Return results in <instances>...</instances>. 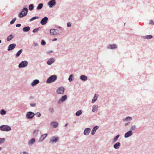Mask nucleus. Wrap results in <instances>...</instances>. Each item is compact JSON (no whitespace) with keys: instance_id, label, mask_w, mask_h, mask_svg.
<instances>
[{"instance_id":"obj_1","label":"nucleus","mask_w":154,"mask_h":154,"mask_svg":"<svg viewBox=\"0 0 154 154\" xmlns=\"http://www.w3.org/2000/svg\"><path fill=\"white\" fill-rule=\"evenodd\" d=\"M57 79V76L56 75H51L48 79L46 81V82L48 84H50L55 82Z\"/></svg>"},{"instance_id":"obj_2","label":"nucleus","mask_w":154,"mask_h":154,"mask_svg":"<svg viewBox=\"0 0 154 154\" xmlns=\"http://www.w3.org/2000/svg\"><path fill=\"white\" fill-rule=\"evenodd\" d=\"M28 12V10L27 8H24L22 10V11L20 12L18 15L20 18H22L26 15Z\"/></svg>"},{"instance_id":"obj_3","label":"nucleus","mask_w":154,"mask_h":154,"mask_svg":"<svg viewBox=\"0 0 154 154\" xmlns=\"http://www.w3.org/2000/svg\"><path fill=\"white\" fill-rule=\"evenodd\" d=\"M0 130L2 131H8L11 130V128L8 125H3L0 126Z\"/></svg>"},{"instance_id":"obj_4","label":"nucleus","mask_w":154,"mask_h":154,"mask_svg":"<svg viewBox=\"0 0 154 154\" xmlns=\"http://www.w3.org/2000/svg\"><path fill=\"white\" fill-rule=\"evenodd\" d=\"M28 64V62L26 60H24L21 62L18 65L19 68H23L26 66Z\"/></svg>"},{"instance_id":"obj_5","label":"nucleus","mask_w":154,"mask_h":154,"mask_svg":"<svg viewBox=\"0 0 154 154\" xmlns=\"http://www.w3.org/2000/svg\"><path fill=\"white\" fill-rule=\"evenodd\" d=\"M65 91V88L63 87H59L56 90V93L58 94H63Z\"/></svg>"},{"instance_id":"obj_6","label":"nucleus","mask_w":154,"mask_h":154,"mask_svg":"<svg viewBox=\"0 0 154 154\" xmlns=\"http://www.w3.org/2000/svg\"><path fill=\"white\" fill-rule=\"evenodd\" d=\"M59 31L57 29H51L50 30V33L52 35H57L59 34Z\"/></svg>"},{"instance_id":"obj_7","label":"nucleus","mask_w":154,"mask_h":154,"mask_svg":"<svg viewBox=\"0 0 154 154\" xmlns=\"http://www.w3.org/2000/svg\"><path fill=\"white\" fill-rule=\"evenodd\" d=\"M106 48L110 50L116 49L118 48V45L116 44H110L106 47Z\"/></svg>"},{"instance_id":"obj_8","label":"nucleus","mask_w":154,"mask_h":154,"mask_svg":"<svg viewBox=\"0 0 154 154\" xmlns=\"http://www.w3.org/2000/svg\"><path fill=\"white\" fill-rule=\"evenodd\" d=\"M34 115L35 113L34 112L29 111L27 112L26 116L28 119H32L34 117Z\"/></svg>"},{"instance_id":"obj_9","label":"nucleus","mask_w":154,"mask_h":154,"mask_svg":"<svg viewBox=\"0 0 154 154\" xmlns=\"http://www.w3.org/2000/svg\"><path fill=\"white\" fill-rule=\"evenodd\" d=\"M59 140V137H53L50 139V141L52 143H55L57 142Z\"/></svg>"},{"instance_id":"obj_10","label":"nucleus","mask_w":154,"mask_h":154,"mask_svg":"<svg viewBox=\"0 0 154 154\" xmlns=\"http://www.w3.org/2000/svg\"><path fill=\"white\" fill-rule=\"evenodd\" d=\"M132 119L131 117L128 116L126 118H124L123 120V122H129L130 123L131 121L132 120Z\"/></svg>"},{"instance_id":"obj_11","label":"nucleus","mask_w":154,"mask_h":154,"mask_svg":"<svg viewBox=\"0 0 154 154\" xmlns=\"http://www.w3.org/2000/svg\"><path fill=\"white\" fill-rule=\"evenodd\" d=\"M55 0H51L48 3V5L50 8H53V7L56 4Z\"/></svg>"},{"instance_id":"obj_12","label":"nucleus","mask_w":154,"mask_h":154,"mask_svg":"<svg viewBox=\"0 0 154 154\" xmlns=\"http://www.w3.org/2000/svg\"><path fill=\"white\" fill-rule=\"evenodd\" d=\"M67 99V96L66 95L62 96L59 99L58 103L63 102L66 100Z\"/></svg>"},{"instance_id":"obj_13","label":"nucleus","mask_w":154,"mask_h":154,"mask_svg":"<svg viewBox=\"0 0 154 154\" xmlns=\"http://www.w3.org/2000/svg\"><path fill=\"white\" fill-rule=\"evenodd\" d=\"M133 133V131L132 130H130L125 134L124 137L125 138H127L132 136Z\"/></svg>"},{"instance_id":"obj_14","label":"nucleus","mask_w":154,"mask_h":154,"mask_svg":"<svg viewBox=\"0 0 154 154\" xmlns=\"http://www.w3.org/2000/svg\"><path fill=\"white\" fill-rule=\"evenodd\" d=\"M48 20V17H45L43 18L41 20L40 23L42 25H44L47 23Z\"/></svg>"},{"instance_id":"obj_15","label":"nucleus","mask_w":154,"mask_h":154,"mask_svg":"<svg viewBox=\"0 0 154 154\" xmlns=\"http://www.w3.org/2000/svg\"><path fill=\"white\" fill-rule=\"evenodd\" d=\"M55 60L54 58H51L48 60L47 63L48 65H50L53 64L55 62Z\"/></svg>"},{"instance_id":"obj_16","label":"nucleus","mask_w":154,"mask_h":154,"mask_svg":"<svg viewBox=\"0 0 154 154\" xmlns=\"http://www.w3.org/2000/svg\"><path fill=\"white\" fill-rule=\"evenodd\" d=\"M47 136V134H45L41 135L39 139V142H41L43 141Z\"/></svg>"},{"instance_id":"obj_17","label":"nucleus","mask_w":154,"mask_h":154,"mask_svg":"<svg viewBox=\"0 0 154 154\" xmlns=\"http://www.w3.org/2000/svg\"><path fill=\"white\" fill-rule=\"evenodd\" d=\"M16 45L15 43L10 44L8 47V50L10 51L13 49L16 46Z\"/></svg>"},{"instance_id":"obj_18","label":"nucleus","mask_w":154,"mask_h":154,"mask_svg":"<svg viewBox=\"0 0 154 154\" xmlns=\"http://www.w3.org/2000/svg\"><path fill=\"white\" fill-rule=\"evenodd\" d=\"M92 108V111L93 112H97L98 110V106L96 105L93 106Z\"/></svg>"},{"instance_id":"obj_19","label":"nucleus","mask_w":154,"mask_h":154,"mask_svg":"<svg viewBox=\"0 0 154 154\" xmlns=\"http://www.w3.org/2000/svg\"><path fill=\"white\" fill-rule=\"evenodd\" d=\"M90 130L91 129L89 128H85L84 131V134L85 135H88L90 134Z\"/></svg>"},{"instance_id":"obj_20","label":"nucleus","mask_w":154,"mask_h":154,"mask_svg":"<svg viewBox=\"0 0 154 154\" xmlns=\"http://www.w3.org/2000/svg\"><path fill=\"white\" fill-rule=\"evenodd\" d=\"M99 127L98 126H94L92 129L91 132V134L92 135H94L95 134L96 131L99 128Z\"/></svg>"},{"instance_id":"obj_21","label":"nucleus","mask_w":154,"mask_h":154,"mask_svg":"<svg viewBox=\"0 0 154 154\" xmlns=\"http://www.w3.org/2000/svg\"><path fill=\"white\" fill-rule=\"evenodd\" d=\"M99 97V95L97 94H95L94 96V97L92 100V103H94L97 100L98 98Z\"/></svg>"},{"instance_id":"obj_22","label":"nucleus","mask_w":154,"mask_h":154,"mask_svg":"<svg viewBox=\"0 0 154 154\" xmlns=\"http://www.w3.org/2000/svg\"><path fill=\"white\" fill-rule=\"evenodd\" d=\"M39 81L38 79H35L31 83V85L32 86H35L39 83Z\"/></svg>"},{"instance_id":"obj_23","label":"nucleus","mask_w":154,"mask_h":154,"mask_svg":"<svg viewBox=\"0 0 154 154\" xmlns=\"http://www.w3.org/2000/svg\"><path fill=\"white\" fill-rule=\"evenodd\" d=\"M120 146L121 144L119 142L116 143L113 145V148L115 149H119Z\"/></svg>"},{"instance_id":"obj_24","label":"nucleus","mask_w":154,"mask_h":154,"mask_svg":"<svg viewBox=\"0 0 154 154\" xmlns=\"http://www.w3.org/2000/svg\"><path fill=\"white\" fill-rule=\"evenodd\" d=\"M80 79L83 81H86L88 79L87 77L84 75H81L80 77Z\"/></svg>"},{"instance_id":"obj_25","label":"nucleus","mask_w":154,"mask_h":154,"mask_svg":"<svg viewBox=\"0 0 154 154\" xmlns=\"http://www.w3.org/2000/svg\"><path fill=\"white\" fill-rule=\"evenodd\" d=\"M152 36L150 35L143 36L142 37V38L146 39H151L152 38Z\"/></svg>"},{"instance_id":"obj_26","label":"nucleus","mask_w":154,"mask_h":154,"mask_svg":"<svg viewBox=\"0 0 154 154\" xmlns=\"http://www.w3.org/2000/svg\"><path fill=\"white\" fill-rule=\"evenodd\" d=\"M51 124L53 125L54 128H57L58 125V123L57 122H52L51 123Z\"/></svg>"},{"instance_id":"obj_27","label":"nucleus","mask_w":154,"mask_h":154,"mask_svg":"<svg viewBox=\"0 0 154 154\" xmlns=\"http://www.w3.org/2000/svg\"><path fill=\"white\" fill-rule=\"evenodd\" d=\"M35 139L34 138H33L29 140L28 144L29 145H32L35 142Z\"/></svg>"},{"instance_id":"obj_28","label":"nucleus","mask_w":154,"mask_h":154,"mask_svg":"<svg viewBox=\"0 0 154 154\" xmlns=\"http://www.w3.org/2000/svg\"><path fill=\"white\" fill-rule=\"evenodd\" d=\"M83 112V111L82 110H79L77 111L75 113V115L76 116H79L82 115Z\"/></svg>"},{"instance_id":"obj_29","label":"nucleus","mask_w":154,"mask_h":154,"mask_svg":"<svg viewBox=\"0 0 154 154\" xmlns=\"http://www.w3.org/2000/svg\"><path fill=\"white\" fill-rule=\"evenodd\" d=\"M120 136V135L119 134H118L112 140V143H114L116 142L119 138V137Z\"/></svg>"},{"instance_id":"obj_30","label":"nucleus","mask_w":154,"mask_h":154,"mask_svg":"<svg viewBox=\"0 0 154 154\" xmlns=\"http://www.w3.org/2000/svg\"><path fill=\"white\" fill-rule=\"evenodd\" d=\"M30 30V28L29 26H26L24 27L23 29V31L24 32H27Z\"/></svg>"},{"instance_id":"obj_31","label":"nucleus","mask_w":154,"mask_h":154,"mask_svg":"<svg viewBox=\"0 0 154 154\" xmlns=\"http://www.w3.org/2000/svg\"><path fill=\"white\" fill-rule=\"evenodd\" d=\"M23 50L22 49H20L19 51H18L16 54L15 56L16 57H19L20 54L22 53L23 52Z\"/></svg>"},{"instance_id":"obj_32","label":"nucleus","mask_w":154,"mask_h":154,"mask_svg":"<svg viewBox=\"0 0 154 154\" xmlns=\"http://www.w3.org/2000/svg\"><path fill=\"white\" fill-rule=\"evenodd\" d=\"M14 36L12 34L10 35L7 38V40L8 41H9L12 40L14 38Z\"/></svg>"},{"instance_id":"obj_33","label":"nucleus","mask_w":154,"mask_h":154,"mask_svg":"<svg viewBox=\"0 0 154 154\" xmlns=\"http://www.w3.org/2000/svg\"><path fill=\"white\" fill-rule=\"evenodd\" d=\"M39 130L38 129H35L34 130L33 133L35 136H37L38 134Z\"/></svg>"},{"instance_id":"obj_34","label":"nucleus","mask_w":154,"mask_h":154,"mask_svg":"<svg viewBox=\"0 0 154 154\" xmlns=\"http://www.w3.org/2000/svg\"><path fill=\"white\" fill-rule=\"evenodd\" d=\"M43 6V4L42 3H40L38 4V5L36 9L37 10H39L41 9Z\"/></svg>"},{"instance_id":"obj_35","label":"nucleus","mask_w":154,"mask_h":154,"mask_svg":"<svg viewBox=\"0 0 154 154\" xmlns=\"http://www.w3.org/2000/svg\"><path fill=\"white\" fill-rule=\"evenodd\" d=\"M74 78V75L73 74H72L71 75H70L69 78H68V80L69 82H71L73 80V79Z\"/></svg>"},{"instance_id":"obj_36","label":"nucleus","mask_w":154,"mask_h":154,"mask_svg":"<svg viewBox=\"0 0 154 154\" xmlns=\"http://www.w3.org/2000/svg\"><path fill=\"white\" fill-rule=\"evenodd\" d=\"M49 111L51 113H53L54 112V109L53 107H50L49 108Z\"/></svg>"},{"instance_id":"obj_37","label":"nucleus","mask_w":154,"mask_h":154,"mask_svg":"<svg viewBox=\"0 0 154 154\" xmlns=\"http://www.w3.org/2000/svg\"><path fill=\"white\" fill-rule=\"evenodd\" d=\"M34 8V5L32 4H30L29 7V10L31 11H32L33 9Z\"/></svg>"},{"instance_id":"obj_38","label":"nucleus","mask_w":154,"mask_h":154,"mask_svg":"<svg viewBox=\"0 0 154 154\" xmlns=\"http://www.w3.org/2000/svg\"><path fill=\"white\" fill-rule=\"evenodd\" d=\"M0 112V114L2 115H5L6 114V111L4 109H2Z\"/></svg>"},{"instance_id":"obj_39","label":"nucleus","mask_w":154,"mask_h":154,"mask_svg":"<svg viewBox=\"0 0 154 154\" xmlns=\"http://www.w3.org/2000/svg\"><path fill=\"white\" fill-rule=\"evenodd\" d=\"M136 129V126L135 125H132L130 128V130L134 131Z\"/></svg>"},{"instance_id":"obj_40","label":"nucleus","mask_w":154,"mask_h":154,"mask_svg":"<svg viewBox=\"0 0 154 154\" xmlns=\"http://www.w3.org/2000/svg\"><path fill=\"white\" fill-rule=\"evenodd\" d=\"M40 29L41 28L40 27L35 28L32 31V32L34 33L36 32H37L38 31H39Z\"/></svg>"},{"instance_id":"obj_41","label":"nucleus","mask_w":154,"mask_h":154,"mask_svg":"<svg viewBox=\"0 0 154 154\" xmlns=\"http://www.w3.org/2000/svg\"><path fill=\"white\" fill-rule=\"evenodd\" d=\"M38 18L39 17L37 16H35V17H33L30 19V22H31V21L34 20L38 19Z\"/></svg>"},{"instance_id":"obj_42","label":"nucleus","mask_w":154,"mask_h":154,"mask_svg":"<svg viewBox=\"0 0 154 154\" xmlns=\"http://www.w3.org/2000/svg\"><path fill=\"white\" fill-rule=\"evenodd\" d=\"M5 140V138H0V144L4 143Z\"/></svg>"},{"instance_id":"obj_43","label":"nucleus","mask_w":154,"mask_h":154,"mask_svg":"<svg viewBox=\"0 0 154 154\" xmlns=\"http://www.w3.org/2000/svg\"><path fill=\"white\" fill-rule=\"evenodd\" d=\"M16 18H14L11 22L10 23L11 24H13L14 23V22L16 21Z\"/></svg>"},{"instance_id":"obj_44","label":"nucleus","mask_w":154,"mask_h":154,"mask_svg":"<svg viewBox=\"0 0 154 154\" xmlns=\"http://www.w3.org/2000/svg\"><path fill=\"white\" fill-rule=\"evenodd\" d=\"M46 44L45 42L43 40H42L41 44L42 45H44Z\"/></svg>"},{"instance_id":"obj_45","label":"nucleus","mask_w":154,"mask_h":154,"mask_svg":"<svg viewBox=\"0 0 154 154\" xmlns=\"http://www.w3.org/2000/svg\"><path fill=\"white\" fill-rule=\"evenodd\" d=\"M30 105L32 107H35L36 106V103H31Z\"/></svg>"},{"instance_id":"obj_46","label":"nucleus","mask_w":154,"mask_h":154,"mask_svg":"<svg viewBox=\"0 0 154 154\" xmlns=\"http://www.w3.org/2000/svg\"><path fill=\"white\" fill-rule=\"evenodd\" d=\"M67 27H70L72 26V24L70 22H68L67 24Z\"/></svg>"},{"instance_id":"obj_47","label":"nucleus","mask_w":154,"mask_h":154,"mask_svg":"<svg viewBox=\"0 0 154 154\" xmlns=\"http://www.w3.org/2000/svg\"><path fill=\"white\" fill-rule=\"evenodd\" d=\"M35 115L38 117H40L41 116V113L39 112H37L36 113Z\"/></svg>"},{"instance_id":"obj_48","label":"nucleus","mask_w":154,"mask_h":154,"mask_svg":"<svg viewBox=\"0 0 154 154\" xmlns=\"http://www.w3.org/2000/svg\"><path fill=\"white\" fill-rule=\"evenodd\" d=\"M149 24H150L154 25V23L153 22V21L152 20H151L149 22Z\"/></svg>"},{"instance_id":"obj_49","label":"nucleus","mask_w":154,"mask_h":154,"mask_svg":"<svg viewBox=\"0 0 154 154\" xmlns=\"http://www.w3.org/2000/svg\"><path fill=\"white\" fill-rule=\"evenodd\" d=\"M33 45L34 47H37V46H38V44L37 43L34 42L33 43Z\"/></svg>"},{"instance_id":"obj_50","label":"nucleus","mask_w":154,"mask_h":154,"mask_svg":"<svg viewBox=\"0 0 154 154\" xmlns=\"http://www.w3.org/2000/svg\"><path fill=\"white\" fill-rule=\"evenodd\" d=\"M53 52L52 51H49L46 52V53L47 54H49L52 53Z\"/></svg>"},{"instance_id":"obj_51","label":"nucleus","mask_w":154,"mask_h":154,"mask_svg":"<svg viewBox=\"0 0 154 154\" xmlns=\"http://www.w3.org/2000/svg\"><path fill=\"white\" fill-rule=\"evenodd\" d=\"M125 126H128L130 124L129 123V122L127 123V122H125Z\"/></svg>"},{"instance_id":"obj_52","label":"nucleus","mask_w":154,"mask_h":154,"mask_svg":"<svg viewBox=\"0 0 154 154\" xmlns=\"http://www.w3.org/2000/svg\"><path fill=\"white\" fill-rule=\"evenodd\" d=\"M21 26V25L20 24H18L16 25V27H19Z\"/></svg>"},{"instance_id":"obj_53","label":"nucleus","mask_w":154,"mask_h":154,"mask_svg":"<svg viewBox=\"0 0 154 154\" xmlns=\"http://www.w3.org/2000/svg\"><path fill=\"white\" fill-rule=\"evenodd\" d=\"M20 154H28L26 152L24 151V152H23L22 153H20Z\"/></svg>"},{"instance_id":"obj_54","label":"nucleus","mask_w":154,"mask_h":154,"mask_svg":"<svg viewBox=\"0 0 154 154\" xmlns=\"http://www.w3.org/2000/svg\"><path fill=\"white\" fill-rule=\"evenodd\" d=\"M57 38H54L52 40V41H57Z\"/></svg>"},{"instance_id":"obj_55","label":"nucleus","mask_w":154,"mask_h":154,"mask_svg":"<svg viewBox=\"0 0 154 154\" xmlns=\"http://www.w3.org/2000/svg\"><path fill=\"white\" fill-rule=\"evenodd\" d=\"M68 125V123H66L65 125V126H64L65 127H66Z\"/></svg>"},{"instance_id":"obj_56","label":"nucleus","mask_w":154,"mask_h":154,"mask_svg":"<svg viewBox=\"0 0 154 154\" xmlns=\"http://www.w3.org/2000/svg\"><path fill=\"white\" fill-rule=\"evenodd\" d=\"M61 28V27L60 26H58L57 27V28L58 29H60Z\"/></svg>"},{"instance_id":"obj_57","label":"nucleus","mask_w":154,"mask_h":154,"mask_svg":"<svg viewBox=\"0 0 154 154\" xmlns=\"http://www.w3.org/2000/svg\"><path fill=\"white\" fill-rule=\"evenodd\" d=\"M2 148L0 147V151L1 150V149H2Z\"/></svg>"}]
</instances>
